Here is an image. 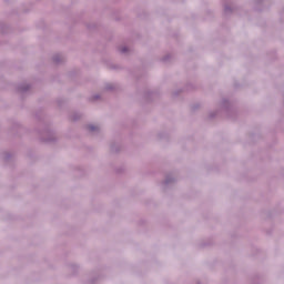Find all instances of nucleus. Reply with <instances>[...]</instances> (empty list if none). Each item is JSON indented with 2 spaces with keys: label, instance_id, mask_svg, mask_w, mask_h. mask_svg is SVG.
<instances>
[{
  "label": "nucleus",
  "instance_id": "obj_1",
  "mask_svg": "<svg viewBox=\"0 0 284 284\" xmlns=\"http://www.w3.org/2000/svg\"><path fill=\"white\" fill-rule=\"evenodd\" d=\"M91 130H94V129L91 126Z\"/></svg>",
  "mask_w": 284,
  "mask_h": 284
}]
</instances>
